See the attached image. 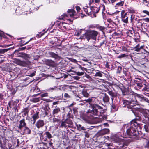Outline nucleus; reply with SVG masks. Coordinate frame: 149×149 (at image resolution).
I'll return each mask as SVG.
<instances>
[{
  "label": "nucleus",
  "mask_w": 149,
  "mask_h": 149,
  "mask_svg": "<svg viewBox=\"0 0 149 149\" xmlns=\"http://www.w3.org/2000/svg\"><path fill=\"white\" fill-rule=\"evenodd\" d=\"M10 48L3 49H0V54H3L5 52H7L8 50H10Z\"/></svg>",
  "instance_id": "c85d7f7f"
},
{
  "label": "nucleus",
  "mask_w": 149,
  "mask_h": 149,
  "mask_svg": "<svg viewBox=\"0 0 149 149\" xmlns=\"http://www.w3.org/2000/svg\"><path fill=\"white\" fill-rule=\"evenodd\" d=\"M92 100L90 98L84 100V101H85L86 102H88L89 104H90L91 105L92 104Z\"/></svg>",
  "instance_id": "f704fd0d"
},
{
  "label": "nucleus",
  "mask_w": 149,
  "mask_h": 149,
  "mask_svg": "<svg viewBox=\"0 0 149 149\" xmlns=\"http://www.w3.org/2000/svg\"><path fill=\"white\" fill-rule=\"evenodd\" d=\"M84 77H85L89 80L91 79V77L87 74H85L84 76Z\"/></svg>",
  "instance_id": "c03bdc74"
},
{
  "label": "nucleus",
  "mask_w": 149,
  "mask_h": 149,
  "mask_svg": "<svg viewBox=\"0 0 149 149\" xmlns=\"http://www.w3.org/2000/svg\"><path fill=\"white\" fill-rule=\"evenodd\" d=\"M103 2L106 4H109L110 3L109 0H102Z\"/></svg>",
  "instance_id": "603ef678"
},
{
  "label": "nucleus",
  "mask_w": 149,
  "mask_h": 149,
  "mask_svg": "<svg viewBox=\"0 0 149 149\" xmlns=\"http://www.w3.org/2000/svg\"><path fill=\"white\" fill-rule=\"evenodd\" d=\"M76 9L77 10V11L78 12H79V11L80 10V8L79 6H77L76 7Z\"/></svg>",
  "instance_id": "4d7b16f0"
},
{
  "label": "nucleus",
  "mask_w": 149,
  "mask_h": 149,
  "mask_svg": "<svg viewBox=\"0 0 149 149\" xmlns=\"http://www.w3.org/2000/svg\"><path fill=\"white\" fill-rule=\"evenodd\" d=\"M0 47H8V46L7 45H0Z\"/></svg>",
  "instance_id": "0e129e2a"
},
{
  "label": "nucleus",
  "mask_w": 149,
  "mask_h": 149,
  "mask_svg": "<svg viewBox=\"0 0 149 149\" xmlns=\"http://www.w3.org/2000/svg\"><path fill=\"white\" fill-rule=\"evenodd\" d=\"M71 61L72 62H74V63H77V61L76 59H72L71 60Z\"/></svg>",
  "instance_id": "e2e57ef3"
},
{
  "label": "nucleus",
  "mask_w": 149,
  "mask_h": 149,
  "mask_svg": "<svg viewBox=\"0 0 149 149\" xmlns=\"http://www.w3.org/2000/svg\"><path fill=\"white\" fill-rule=\"evenodd\" d=\"M82 94L85 97H88L89 95L88 93L85 91H82Z\"/></svg>",
  "instance_id": "e433bc0d"
},
{
  "label": "nucleus",
  "mask_w": 149,
  "mask_h": 149,
  "mask_svg": "<svg viewBox=\"0 0 149 149\" xmlns=\"http://www.w3.org/2000/svg\"><path fill=\"white\" fill-rule=\"evenodd\" d=\"M86 7H83V9L86 14L90 16L92 18L96 17V14L99 11L98 8L92 6L90 8L87 6H85Z\"/></svg>",
  "instance_id": "20e7f679"
},
{
  "label": "nucleus",
  "mask_w": 149,
  "mask_h": 149,
  "mask_svg": "<svg viewBox=\"0 0 149 149\" xmlns=\"http://www.w3.org/2000/svg\"><path fill=\"white\" fill-rule=\"evenodd\" d=\"M76 125L77 128V130L79 131L86 130L84 126H82L80 124H77L76 123Z\"/></svg>",
  "instance_id": "aec40b11"
},
{
  "label": "nucleus",
  "mask_w": 149,
  "mask_h": 149,
  "mask_svg": "<svg viewBox=\"0 0 149 149\" xmlns=\"http://www.w3.org/2000/svg\"><path fill=\"white\" fill-rule=\"evenodd\" d=\"M127 56H128L127 55L125 54H122L121 55H120L118 57V58L120 59L122 58H123L125 57H127Z\"/></svg>",
  "instance_id": "58836bf2"
},
{
  "label": "nucleus",
  "mask_w": 149,
  "mask_h": 149,
  "mask_svg": "<svg viewBox=\"0 0 149 149\" xmlns=\"http://www.w3.org/2000/svg\"><path fill=\"white\" fill-rule=\"evenodd\" d=\"M3 99V95L1 94L0 93V100H2Z\"/></svg>",
  "instance_id": "69168bd1"
},
{
  "label": "nucleus",
  "mask_w": 149,
  "mask_h": 149,
  "mask_svg": "<svg viewBox=\"0 0 149 149\" xmlns=\"http://www.w3.org/2000/svg\"><path fill=\"white\" fill-rule=\"evenodd\" d=\"M84 30L83 29H80L79 31H77L75 33V35L77 36H78L80 35L82 31H84Z\"/></svg>",
  "instance_id": "c756f323"
},
{
  "label": "nucleus",
  "mask_w": 149,
  "mask_h": 149,
  "mask_svg": "<svg viewBox=\"0 0 149 149\" xmlns=\"http://www.w3.org/2000/svg\"><path fill=\"white\" fill-rule=\"evenodd\" d=\"M45 64L47 65L53 67H55V66L54 62L51 60H47L45 61Z\"/></svg>",
  "instance_id": "f8f14e48"
},
{
  "label": "nucleus",
  "mask_w": 149,
  "mask_h": 149,
  "mask_svg": "<svg viewBox=\"0 0 149 149\" xmlns=\"http://www.w3.org/2000/svg\"><path fill=\"white\" fill-rule=\"evenodd\" d=\"M72 111L71 109H70V111L68 112L67 116V118H73V116L72 115Z\"/></svg>",
  "instance_id": "5701e85b"
},
{
  "label": "nucleus",
  "mask_w": 149,
  "mask_h": 149,
  "mask_svg": "<svg viewBox=\"0 0 149 149\" xmlns=\"http://www.w3.org/2000/svg\"><path fill=\"white\" fill-rule=\"evenodd\" d=\"M137 85L139 89H141L142 87H143V85L146 86L143 83H138L137 84Z\"/></svg>",
  "instance_id": "72a5a7b5"
},
{
  "label": "nucleus",
  "mask_w": 149,
  "mask_h": 149,
  "mask_svg": "<svg viewBox=\"0 0 149 149\" xmlns=\"http://www.w3.org/2000/svg\"><path fill=\"white\" fill-rule=\"evenodd\" d=\"M108 93L109 95L111 96V98L113 101V100L114 97L116 96L115 93L112 91H109L108 92Z\"/></svg>",
  "instance_id": "b1692460"
},
{
  "label": "nucleus",
  "mask_w": 149,
  "mask_h": 149,
  "mask_svg": "<svg viewBox=\"0 0 149 149\" xmlns=\"http://www.w3.org/2000/svg\"><path fill=\"white\" fill-rule=\"evenodd\" d=\"M75 12L72 9H68V11L67 14H64L59 17V19L60 20H63L64 19L66 18L67 17H72L75 15Z\"/></svg>",
  "instance_id": "1a4fd4ad"
},
{
  "label": "nucleus",
  "mask_w": 149,
  "mask_h": 149,
  "mask_svg": "<svg viewBox=\"0 0 149 149\" xmlns=\"http://www.w3.org/2000/svg\"><path fill=\"white\" fill-rule=\"evenodd\" d=\"M119 134L120 133H118L117 134H112L111 136L112 140L115 142L118 143L119 145H121L120 147L127 146L128 145L129 143L125 140L120 138V137H122L121 136H119Z\"/></svg>",
  "instance_id": "39448f33"
},
{
  "label": "nucleus",
  "mask_w": 149,
  "mask_h": 149,
  "mask_svg": "<svg viewBox=\"0 0 149 149\" xmlns=\"http://www.w3.org/2000/svg\"><path fill=\"white\" fill-rule=\"evenodd\" d=\"M29 111V109L28 107L24 108L23 110V112L24 113L23 115L24 116H27Z\"/></svg>",
  "instance_id": "6ab92c4d"
},
{
  "label": "nucleus",
  "mask_w": 149,
  "mask_h": 149,
  "mask_svg": "<svg viewBox=\"0 0 149 149\" xmlns=\"http://www.w3.org/2000/svg\"><path fill=\"white\" fill-rule=\"evenodd\" d=\"M29 55L28 54H24V56L25 58H29Z\"/></svg>",
  "instance_id": "680f3d73"
},
{
  "label": "nucleus",
  "mask_w": 149,
  "mask_h": 149,
  "mask_svg": "<svg viewBox=\"0 0 149 149\" xmlns=\"http://www.w3.org/2000/svg\"><path fill=\"white\" fill-rule=\"evenodd\" d=\"M88 27L89 28H95V27H96V26L93 25V24H91L90 25L88 26Z\"/></svg>",
  "instance_id": "5fc2aeb1"
},
{
  "label": "nucleus",
  "mask_w": 149,
  "mask_h": 149,
  "mask_svg": "<svg viewBox=\"0 0 149 149\" xmlns=\"http://www.w3.org/2000/svg\"><path fill=\"white\" fill-rule=\"evenodd\" d=\"M64 96L65 97L67 98H71L70 95L67 93H65L64 94Z\"/></svg>",
  "instance_id": "a19ab883"
},
{
  "label": "nucleus",
  "mask_w": 149,
  "mask_h": 149,
  "mask_svg": "<svg viewBox=\"0 0 149 149\" xmlns=\"http://www.w3.org/2000/svg\"><path fill=\"white\" fill-rule=\"evenodd\" d=\"M48 94L47 93H45L43 94H41V97H46L48 96Z\"/></svg>",
  "instance_id": "a18cd8bd"
},
{
  "label": "nucleus",
  "mask_w": 149,
  "mask_h": 149,
  "mask_svg": "<svg viewBox=\"0 0 149 149\" xmlns=\"http://www.w3.org/2000/svg\"><path fill=\"white\" fill-rule=\"evenodd\" d=\"M143 91H145L147 92H149V88H148L147 86L145 87L142 89Z\"/></svg>",
  "instance_id": "37998d69"
},
{
  "label": "nucleus",
  "mask_w": 149,
  "mask_h": 149,
  "mask_svg": "<svg viewBox=\"0 0 149 149\" xmlns=\"http://www.w3.org/2000/svg\"><path fill=\"white\" fill-rule=\"evenodd\" d=\"M120 1V0H113L111 1V2L112 3H113L114 2H117L115 6V7H116L118 6H123L124 4V2L123 1H120V2H118Z\"/></svg>",
  "instance_id": "2eb2a0df"
},
{
  "label": "nucleus",
  "mask_w": 149,
  "mask_h": 149,
  "mask_svg": "<svg viewBox=\"0 0 149 149\" xmlns=\"http://www.w3.org/2000/svg\"><path fill=\"white\" fill-rule=\"evenodd\" d=\"M122 68L121 67H118L117 69V72L118 73H120L122 70Z\"/></svg>",
  "instance_id": "09e8293b"
},
{
  "label": "nucleus",
  "mask_w": 149,
  "mask_h": 149,
  "mask_svg": "<svg viewBox=\"0 0 149 149\" xmlns=\"http://www.w3.org/2000/svg\"><path fill=\"white\" fill-rule=\"evenodd\" d=\"M129 98L130 100H123V104L124 105L125 107H127L128 109L131 110L132 112L135 114L136 111L139 110V108L135 107V104L136 103H134L136 102L135 96L132 95H130L129 96Z\"/></svg>",
  "instance_id": "f257e3e1"
},
{
  "label": "nucleus",
  "mask_w": 149,
  "mask_h": 149,
  "mask_svg": "<svg viewBox=\"0 0 149 149\" xmlns=\"http://www.w3.org/2000/svg\"><path fill=\"white\" fill-rule=\"evenodd\" d=\"M96 27L98 29L100 30L103 32L105 29V28L104 27L100 26L99 25H96Z\"/></svg>",
  "instance_id": "393cba45"
},
{
  "label": "nucleus",
  "mask_w": 149,
  "mask_h": 149,
  "mask_svg": "<svg viewBox=\"0 0 149 149\" xmlns=\"http://www.w3.org/2000/svg\"><path fill=\"white\" fill-rule=\"evenodd\" d=\"M105 13L106 12H102V15L103 16V19H105L106 18V17L105 15Z\"/></svg>",
  "instance_id": "3c124183"
},
{
  "label": "nucleus",
  "mask_w": 149,
  "mask_h": 149,
  "mask_svg": "<svg viewBox=\"0 0 149 149\" xmlns=\"http://www.w3.org/2000/svg\"><path fill=\"white\" fill-rule=\"evenodd\" d=\"M25 120V119H23L19 121V123L18 126L19 129H21L23 127H26V123Z\"/></svg>",
  "instance_id": "ddd939ff"
},
{
  "label": "nucleus",
  "mask_w": 149,
  "mask_h": 149,
  "mask_svg": "<svg viewBox=\"0 0 149 149\" xmlns=\"http://www.w3.org/2000/svg\"><path fill=\"white\" fill-rule=\"evenodd\" d=\"M45 125V122L43 120H38L35 124V125L38 129L43 127Z\"/></svg>",
  "instance_id": "9d476101"
},
{
  "label": "nucleus",
  "mask_w": 149,
  "mask_h": 149,
  "mask_svg": "<svg viewBox=\"0 0 149 149\" xmlns=\"http://www.w3.org/2000/svg\"><path fill=\"white\" fill-rule=\"evenodd\" d=\"M30 101L33 102H37L39 101L38 98H33L31 99Z\"/></svg>",
  "instance_id": "7c9ffc66"
},
{
  "label": "nucleus",
  "mask_w": 149,
  "mask_h": 149,
  "mask_svg": "<svg viewBox=\"0 0 149 149\" xmlns=\"http://www.w3.org/2000/svg\"><path fill=\"white\" fill-rule=\"evenodd\" d=\"M143 12L144 13H146L147 14V15H148L149 16V12L147 11V10H143Z\"/></svg>",
  "instance_id": "bf43d9fd"
},
{
  "label": "nucleus",
  "mask_w": 149,
  "mask_h": 149,
  "mask_svg": "<svg viewBox=\"0 0 149 149\" xmlns=\"http://www.w3.org/2000/svg\"><path fill=\"white\" fill-rule=\"evenodd\" d=\"M73 123L70 118H67L64 121H62L60 125L61 127L66 128H72L73 126Z\"/></svg>",
  "instance_id": "6e6552de"
},
{
  "label": "nucleus",
  "mask_w": 149,
  "mask_h": 149,
  "mask_svg": "<svg viewBox=\"0 0 149 149\" xmlns=\"http://www.w3.org/2000/svg\"><path fill=\"white\" fill-rule=\"evenodd\" d=\"M44 146L42 148L43 149H49V148L47 146V144L44 143Z\"/></svg>",
  "instance_id": "864d4df0"
},
{
  "label": "nucleus",
  "mask_w": 149,
  "mask_h": 149,
  "mask_svg": "<svg viewBox=\"0 0 149 149\" xmlns=\"http://www.w3.org/2000/svg\"><path fill=\"white\" fill-rule=\"evenodd\" d=\"M138 125V123L136 120H134L131 122V125L129 128H128L126 130V134L121 135V136L123 138L131 137L132 136H135L137 132L136 131V127Z\"/></svg>",
  "instance_id": "f03ea898"
},
{
  "label": "nucleus",
  "mask_w": 149,
  "mask_h": 149,
  "mask_svg": "<svg viewBox=\"0 0 149 149\" xmlns=\"http://www.w3.org/2000/svg\"><path fill=\"white\" fill-rule=\"evenodd\" d=\"M44 134L46 135V137L48 139H51L52 137L51 134L49 132H45Z\"/></svg>",
  "instance_id": "bb28decb"
},
{
  "label": "nucleus",
  "mask_w": 149,
  "mask_h": 149,
  "mask_svg": "<svg viewBox=\"0 0 149 149\" xmlns=\"http://www.w3.org/2000/svg\"><path fill=\"white\" fill-rule=\"evenodd\" d=\"M94 0H90L89 1V5L91 7L93 6V5L94 3Z\"/></svg>",
  "instance_id": "79ce46f5"
},
{
  "label": "nucleus",
  "mask_w": 149,
  "mask_h": 149,
  "mask_svg": "<svg viewBox=\"0 0 149 149\" xmlns=\"http://www.w3.org/2000/svg\"><path fill=\"white\" fill-rule=\"evenodd\" d=\"M98 34L97 32L95 31H88L86 33L84 34L85 38L87 39V40L89 41L90 38L96 40V36Z\"/></svg>",
  "instance_id": "423d86ee"
},
{
  "label": "nucleus",
  "mask_w": 149,
  "mask_h": 149,
  "mask_svg": "<svg viewBox=\"0 0 149 149\" xmlns=\"http://www.w3.org/2000/svg\"><path fill=\"white\" fill-rule=\"evenodd\" d=\"M73 78L74 79L76 80H78L80 79V77L78 76H74L73 77Z\"/></svg>",
  "instance_id": "6e6d98bb"
},
{
  "label": "nucleus",
  "mask_w": 149,
  "mask_h": 149,
  "mask_svg": "<svg viewBox=\"0 0 149 149\" xmlns=\"http://www.w3.org/2000/svg\"><path fill=\"white\" fill-rule=\"evenodd\" d=\"M24 132L26 134H29L31 133V131L28 127H26L24 130Z\"/></svg>",
  "instance_id": "2f4dec72"
},
{
  "label": "nucleus",
  "mask_w": 149,
  "mask_h": 149,
  "mask_svg": "<svg viewBox=\"0 0 149 149\" xmlns=\"http://www.w3.org/2000/svg\"><path fill=\"white\" fill-rule=\"evenodd\" d=\"M93 69V71H96L95 74L94 75L95 77H102V74L103 73V72L98 70H96L94 69Z\"/></svg>",
  "instance_id": "dca6fc26"
},
{
  "label": "nucleus",
  "mask_w": 149,
  "mask_h": 149,
  "mask_svg": "<svg viewBox=\"0 0 149 149\" xmlns=\"http://www.w3.org/2000/svg\"><path fill=\"white\" fill-rule=\"evenodd\" d=\"M109 130L108 129H104L101 131V133L103 134H105L109 133Z\"/></svg>",
  "instance_id": "cd10ccee"
},
{
  "label": "nucleus",
  "mask_w": 149,
  "mask_h": 149,
  "mask_svg": "<svg viewBox=\"0 0 149 149\" xmlns=\"http://www.w3.org/2000/svg\"><path fill=\"white\" fill-rule=\"evenodd\" d=\"M128 16L126 17L125 18H124L123 19H121V20L122 22H123L124 23H127L128 22Z\"/></svg>",
  "instance_id": "c9c22d12"
},
{
  "label": "nucleus",
  "mask_w": 149,
  "mask_h": 149,
  "mask_svg": "<svg viewBox=\"0 0 149 149\" xmlns=\"http://www.w3.org/2000/svg\"><path fill=\"white\" fill-rule=\"evenodd\" d=\"M104 111L102 107L98 104H95L92 106L91 109H89L87 112L90 113L92 115L97 116H101L103 118V119H106V117L103 116Z\"/></svg>",
  "instance_id": "7ed1b4c3"
},
{
  "label": "nucleus",
  "mask_w": 149,
  "mask_h": 149,
  "mask_svg": "<svg viewBox=\"0 0 149 149\" xmlns=\"http://www.w3.org/2000/svg\"><path fill=\"white\" fill-rule=\"evenodd\" d=\"M75 73L77 75L79 76H82V75H83V74H84V73L83 72H75Z\"/></svg>",
  "instance_id": "ea45409f"
},
{
  "label": "nucleus",
  "mask_w": 149,
  "mask_h": 149,
  "mask_svg": "<svg viewBox=\"0 0 149 149\" xmlns=\"http://www.w3.org/2000/svg\"><path fill=\"white\" fill-rule=\"evenodd\" d=\"M139 48L140 45L139 44H138L134 47L135 51L136 52H139L140 50V49Z\"/></svg>",
  "instance_id": "473e14b6"
},
{
  "label": "nucleus",
  "mask_w": 149,
  "mask_h": 149,
  "mask_svg": "<svg viewBox=\"0 0 149 149\" xmlns=\"http://www.w3.org/2000/svg\"><path fill=\"white\" fill-rule=\"evenodd\" d=\"M143 123H146L144 125V127L146 132H148L149 130V111L146 110L144 112Z\"/></svg>",
  "instance_id": "0eeeda50"
},
{
  "label": "nucleus",
  "mask_w": 149,
  "mask_h": 149,
  "mask_svg": "<svg viewBox=\"0 0 149 149\" xmlns=\"http://www.w3.org/2000/svg\"><path fill=\"white\" fill-rule=\"evenodd\" d=\"M137 97L139 100L141 102H146L149 103V100L146 97L143 96L141 95L137 94Z\"/></svg>",
  "instance_id": "9b49d317"
},
{
  "label": "nucleus",
  "mask_w": 149,
  "mask_h": 149,
  "mask_svg": "<svg viewBox=\"0 0 149 149\" xmlns=\"http://www.w3.org/2000/svg\"><path fill=\"white\" fill-rule=\"evenodd\" d=\"M60 111L61 110L60 108L56 106V107L53 110L52 114L53 115H54V116H55V115H56L58 114Z\"/></svg>",
  "instance_id": "f3484780"
},
{
  "label": "nucleus",
  "mask_w": 149,
  "mask_h": 149,
  "mask_svg": "<svg viewBox=\"0 0 149 149\" xmlns=\"http://www.w3.org/2000/svg\"><path fill=\"white\" fill-rule=\"evenodd\" d=\"M57 88V87L56 86H54L53 87H51L49 89H48V91H50V90H55Z\"/></svg>",
  "instance_id": "49530a36"
},
{
  "label": "nucleus",
  "mask_w": 149,
  "mask_h": 149,
  "mask_svg": "<svg viewBox=\"0 0 149 149\" xmlns=\"http://www.w3.org/2000/svg\"><path fill=\"white\" fill-rule=\"evenodd\" d=\"M58 103H59L58 101L54 102L53 103V105H55L56 104H58Z\"/></svg>",
  "instance_id": "338daca9"
},
{
  "label": "nucleus",
  "mask_w": 149,
  "mask_h": 149,
  "mask_svg": "<svg viewBox=\"0 0 149 149\" xmlns=\"http://www.w3.org/2000/svg\"><path fill=\"white\" fill-rule=\"evenodd\" d=\"M100 8H102V12L106 13V12L105 10V7L104 5H103L102 6L100 7Z\"/></svg>",
  "instance_id": "8fccbe9b"
},
{
  "label": "nucleus",
  "mask_w": 149,
  "mask_h": 149,
  "mask_svg": "<svg viewBox=\"0 0 149 149\" xmlns=\"http://www.w3.org/2000/svg\"><path fill=\"white\" fill-rule=\"evenodd\" d=\"M39 135L40 137V139L43 141H47V138H44L43 134V132H41L39 133Z\"/></svg>",
  "instance_id": "a878e982"
},
{
  "label": "nucleus",
  "mask_w": 149,
  "mask_h": 149,
  "mask_svg": "<svg viewBox=\"0 0 149 149\" xmlns=\"http://www.w3.org/2000/svg\"><path fill=\"white\" fill-rule=\"evenodd\" d=\"M49 54L51 57L54 58L55 59L58 58L59 57L58 56L57 54L52 52H49Z\"/></svg>",
  "instance_id": "4be33fe9"
},
{
  "label": "nucleus",
  "mask_w": 149,
  "mask_h": 149,
  "mask_svg": "<svg viewBox=\"0 0 149 149\" xmlns=\"http://www.w3.org/2000/svg\"><path fill=\"white\" fill-rule=\"evenodd\" d=\"M127 17V13H126L125 10H123L121 12V19Z\"/></svg>",
  "instance_id": "412c9836"
},
{
  "label": "nucleus",
  "mask_w": 149,
  "mask_h": 149,
  "mask_svg": "<svg viewBox=\"0 0 149 149\" xmlns=\"http://www.w3.org/2000/svg\"><path fill=\"white\" fill-rule=\"evenodd\" d=\"M101 96L102 97V100L104 102L107 103L109 102V97L106 93L104 94H103V95H101Z\"/></svg>",
  "instance_id": "4468645a"
},
{
  "label": "nucleus",
  "mask_w": 149,
  "mask_h": 149,
  "mask_svg": "<svg viewBox=\"0 0 149 149\" xmlns=\"http://www.w3.org/2000/svg\"><path fill=\"white\" fill-rule=\"evenodd\" d=\"M39 113L38 112L36 111L35 113L32 115L31 117L33 119L36 120L37 119H38L39 118Z\"/></svg>",
  "instance_id": "a211bd4d"
},
{
  "label": "nucleus",
  "mask_w": 149,
  "mask_h": 149,
  "mask_svg": "<svg viewBox=\"0 0 149 149\" xmlns=\"http://www.w3.org/2000/svg\"><path fill=\"white\" fill-rule=\"evenodd\" d=\"M0 147L1 148H3V144L2 141L0 140Z\"/></svg>",
  "instance_id": "052dcab7"
},
{
  "label": "nucleus",
  "mask_w": 149,
  "mask_h": 149,
  "mask_svg": "<svg viewBox=\"0 0 149 149\" xmlns=\"http://www.w3.org/2000/svg\"><path fill=\"white\" fill-rule=\"evenodd\" d=\"M129 13H135V11L134 10L132 9H130L128 10Z\"/></svg>",
  "instance_id": "de8ad7c7"
},
{
  "label": "nucleus",
  "mask_w": 149,
  "mask_h": 149,
  "mask_svg": "<svg viewBox=\"0 0 149 149\" xmlns=\"http://www.w3.org/2000/svg\"><path fill=\"white\" fill-rule=\"evenodd\" d=\"M26 64L25 62L24 61H20L19 62V65L21 66H24L26 65Z\"/></svg>",
  "instance_id": "4c0bfd02"
},
{
  "label": "nucleus",
  "mask_w": 149,
  "mask_h": 149,
  "mask_svg": "<svg viewBox=\"0 0 149 149\" xmlns=\"http://www.w3.org/2000/svg\"><path fill=\"white\" fill-rule=\"evenodd\" d=\"M145 147L148 148H149V141H148L146 142V144L145 146Z\"/></svg>",
  "instance_id": "13d9d810"
},
{
  "label": "nucleus",
  "mask_w": 149,
  "mask_h": 149,
  "mask_svg": "<svg viewBox=\"0 0 149 149\" xmlns=\"http://www.w3.org/2000/svg\"><path fill=\"white\" fill-rule=\"evenodd\" d=\"M26 48V47H24L20 48L19 49L20 50H24Z\"/></svg>",
  "instance_id": "774afa93"
}]
</instances>
